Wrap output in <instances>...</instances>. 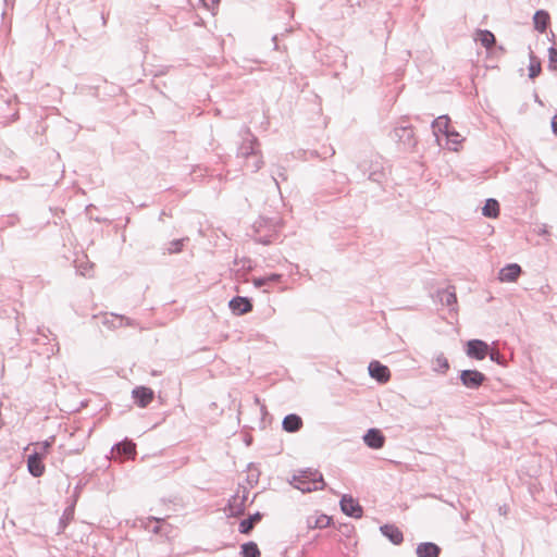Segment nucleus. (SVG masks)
<instances>
[{"mask_svg":"<svg viewBox=\"0 0 557 557\" xmlns=\"http://www.w3.org/2000/svg\"><path fill=\"white\" fill-rule=\"evenodd\" d=\"M282 226L283 220L280 216H260L252 224L255 242L262 245L273 244L278 238Z\"/></svg>","mask_w":557,"mask_h":557,"instance_id":"obj_1","label":"nucleus"},{"mask_svg":"<svg viewBox=\"0 0 557 557\" xmlns=\"http://www.w3.org/2000/svg\"><path fill=\"white\" fill-rule=\"evenodd\" d=\"M290 483L302 493L319 491L325 487L323 475L318 470L311 468L298 470L293 475Z\"/></svg>","mask_w":557,"mask_h":557,"instance_id":"obj_2","label":"nucleus"},{"mask_svg":"<svg viewBox=\"0 0 557 557\" xmlns=\"http://www.w3.org/2000/svg\"><path fill=\"white\" fill-rule=\"evenodd\" d=\"M240 136L243 138V143L237 149V157L247 161L250 157H256L260 152L258 150L259 143L257 137L253 136L250 129L246 126L240 129Z\"/></svg>","mask_w":557,"mask_h":557,"instance_id":"obj_3","label":"nucleus"},{"mask_svg":"<svg viewBox=\"0 0 557 557\" xmlns=\"http://www.w3.org/2000/svg\"><path fill=\"white\" fill-rule=\"evenodd\" d=\"M111 454L114 459L134 458L136 456V444L126 437L112 446Z\"/></svg>","mask_w":557,"mask_h":557,"instance_id":"obj_4","label":"nucleus"},{"mask_svg":"<svg viewBox=\"0 0 557 557\" xmlns=\"http://www.w3.org/2000/svg\"><path fill=\"white\" fill-rule=\"evenodd\" d=\"M341 510L348 517L360 518L362 516V507L351 495L344 494L339 500Z\"/></svg>","mask_w":557,"mask_h":557,"instance_id":"obj_5","label":"nucleus"},{"mask_svg":"<svg viewBox=\"0 0 557 557\" xmlns=\"http://www.w3.org/2000/svg\"><path fill=\"white\" fill-rule=\"evenodd\" d=\"M247 494L248 492L245 491L242 497H239L237 494L232 496L225 508V511H227V517L236 518L245 513Z\"/></svg>","mask_w":557,"mask_h":557,"instance_id":"obj_6","label":"nucleus"},{"mask_svg":"<svg viewBox=\"0 0 557 557\" xmlns=\"http://www.w3.org/2000/svg\"><path fill=\"white\" fill-rule=\"evenodd\" d=\"M132 397L138 407L145 408L152 401L154 393L147 386H136L132 391Z\"/></svg>","mask_w":557,"mask_h":557,"instance_id":"obj_7","label":"nucleus"},{"mask_svg":"<svg viewBox=\"0 0 557 557\" xmlns=\"http://www.w3.org/2000/svg\"><path fill=\"white\" fill-rule=\"evenodd\" d=\"M228 307L232 310V312L236 315L246 314L252 311L253 308L251 299L243 296L233 297L228 302Z\"/></svg>","mask_w":557,"mask_h":557,"instance_id":"obj_8","label":"nucleus"},{"mask_svg":"<svg viewBox=\"0 0 557 557\" xmlns=\"http://www.w3.org/2000/svg\"><path fill=\"white\" fill-rule=\"evenodd\" d=\"M488 352V345L480 339H472L467 343V355L476 360H483Z\"/></svg>","mask_w":557,"mask_h":557,"instance_id":"obj_9","label":"nucleus"},{"mask_svg":"<svg viewBox=\"0 0 557 557\" xmlns=\"http://www.w3.org/2000/svg\"><path fill=\"white\" fill-rule=\"evenodd\" d=\"M460 379L465 386L476 388L484 382L485 376L476 370H465L461 372Z\"/></svg>","mask_w":557,"mask_h":557,"instance_id":"obj_10","label":"nucleus"},{"mask_svg":"<svg viewBox=\"0 0 557 557\" xmlns=\"http://www.w3.org/2000/svg\"><path fill=\"white\" fill-rule=\"evenodd\" d=\"M394 136L407 148H414L417 139L411 127H399L394 131Z\"/></svg>","mask_w":557,"mask_h":557,"instance_id":"obj_11","label":"nucleus"},{"mask_svg":"<svg viewBox=\"0 0 557 557\" xmlns=\"http://www.w3.org/2000/svg\"><path fill=\"white\" fill-rule=\"evenodd\" d=\"M44 458L37 454H29L27 456V469L34 478H40L45 473Z\"/></svg>","mask_w":557,"mask_h":557,"instance_id":"obj_12","label":"nucleus"},{"mask_svg":"<svg viewBox=\"0 0 557 557\" xmlns=\"http://www.w3.org/2000/svg\"><path fill=\"white\" fill-rule=\"evenodd\" d=\"M363 441L367 446L373 449L383 447V433L380 429L372 428L363 435Z\"/></svg>","mask_w":557,"mask_h":557,"instance_id":"obj_13","label":"nucleus"},{"mask_svg":"<svg viewBox=\"0 0 557 557\" xmlns=\"http://www.w3.org/2000/svg\"><path fill=\"white\" fill-rule=\"evenodd\" d=\"M521 274V268L517 263H511L503 269L498 273V280L500 282H516Z\"/></svg>","mask_w":557,"mask_h":557,"instance_id":"obj_14","label":"nucleus"},{"mask_svg":"<svg viewBox=\"0 0 557 557\" xmlns=\"http://www.w3.org/2000/svg\"><path fill=\"white\" fill-rule=\"evenodd\" d=\"M304 425L302 419L297 413H289L282 421V429L288 433L298 432Z\"/></svg>","mask_w":557,"mask_h":557,"instance_id":"obj_15","label":"nucleus"},{"mask_svg":"<svg viewBox=\"0 0 557 557\" xmlns=\"http://www.w3.org/2000/svg\"><path fill=\"white\" fill-rule=\"evenodd\" d=\"M263 515L259 511L250 515L248 518L239 522L238 531L242 534L248 535L251 533L257 523L262 520Z\"/></svg>","mask_w":557,"mask_h":557,"instance_id":"obj_16","label":"nucleus"},{"mask_svg":"<svg viewBox=\"0 0 557 557\" xmlns=\"http://www.w3.org/2000/svg\"><path fill=\"white\" fill-rule=\"evenodd\" d=\"M446 144L445 147L451 151L458 152L462 148V144L465 141V137H462L457 131L454 128L448 132L446 135Z\"/></svg>","mask_w":557,"mask_h":557,"instance_id":"obj_17","label":"nucleus"},{"mask_svg":"<svg viewBox=\"0 0 557 557\" xmlns=\"http://www.w3.org/2000/svg\"><path fill=\"white\" fill-rule=\"evenodd\" d=\"M74 515H75V500H73V503L71 505H69L63 510V513H62L61 518L59 519L57 534H61L65 531L67 525L74 519Z\"/></svg>","mask_w":557,"mask_h":557,"instance_id":"obj_18","label":"nucleus"},{"mask_svg":"<svg viewBox=\"0 0 557 557\" xmlns=\"http://www.w3.org/2000/svg\"><path fill=\"white\" fill-rule=\"evenodd\" d=\"M433 132L436 137H440V135H446L448 132L453 129L450 125V119L446 115L438 116L433 122ZM440 140V138H437Z\"/></svg>","mask_w":557,"mask_h":557,"instance_id":"obj_19","label":"nucleus"},{"mask_svg":"<svg viewBox=\"0 0 557 557\" xmlns=\"http://www.w3.org/2000/svg\"><path fill=\"white\" fill-rule=\"evenodd\" d=\"M474 39L486 49H491L496 41L494 34L486 29H478L474 34Z\"/></svg>","mask_w":557,"mask_h":557,"instance_id":"obj_20","label":"nucleus"},{"mask_svg":"<svg viewBox=\"0 0 557 557\" xmlns=\"http://www.w3.org/2000/svg\"><path fill=\"white\" fill-rule=\"evenodd\" d=\"M163 519H160V518H156V517H148L146 519H140L139 522H140V525L148 530V531H151L152 533L154 534H159L162 532V523H163Z\"/></svg>","mask_w":557,"mask_h":557,"instance_id":"obj_21","label":"nucleus"},{"mask_svg":"<svg viewBox=\"0 0 557 557\" xmlns=\"http://www.w3.org/2000/svg\"><path fill=\"white\" fill-rule=\"evenodd\" d=\"M112 317V320H108L106 319L104 320V324L109 325V326H113V327H119V326H122V325H126V326H137V322L131 318H127V317H124V315H119V314H111Z\"/></svg>","mask_w":557,"mask_h":557,"instance_id":"obj_22","label":"nucleus"},{"mask_svg":"<svg viewBox=\"0 0 557 557\" xmlns=\"http://www.w3.org/2000/svg\"><path fill=\"white\" fill-rule=\"evenodd\" d=\"M332 524V518L327 515L321 513L317 517L308 518V527L312 529H324Z\"/></svg>","mask_w":557,"mask_h":557,"instance_id":"obj_23","label":"nucleus"},{"mask_svg":"<svg viewBox=\"0 0 557 557\" xmlns=\"http://www.w3.org/2000/svg\"><path fill=\"white\" fill-rule=\"evenodd\" d=\"M417 554L419 557H437L440 548L433 543H422L418 546Z\"/></svg>","mask_w":557,"mask_h":557,"instance_id":"obj_24","label":"nucleus"},{"mask_svg":"<svg viewBox=\"0 0 557 557\" xmlns=\"http://www.w3.org/2000/svg\"><path fill=\"white\" fill-rule=\"evenodd\" d=\"M533 21H534L535 28L539 32L544 33L546 30L547 26H548V23H549V15L545 11H537L534 14Z\"/></svg>","mask_w":557,"mask_h":557,"instance_id":"obj_25","label":"nucleus"},{"mask_svg":"<svg viewBox=\"0 0 557 557\" xmlns=\"http://www.w3.org/2000/svg\"><path fill=\"white\" fill-rule=\"evenodd\" d=\"M242 557H260L261 553L255 542H246L240 546Z\"/></svg>","mask_w":557,"mask_h":557,"instance_id":"obj_26","label":"nucleus"},{"mask_svg":"<svg viewBox=\"0 0 557 557\" xmlns=\"http://www.w3.org/2000/svg\"><path fill=\"white\" fill-rule=\"evenodd\" d=\"M368 370L371 377L375 379L379 383H383V363L373 360L370 362Z\"/></svg>","mask_w":557,"mask_h":557,"instance_id":"obj_27","label":"nucleus"},{"mask_svg":"<svg viewBox=\"0 0 557 557\" xmlns=\"http://www.w3.org/2000/svg\"><path fill=\"white\" fill-rule=\"evenodd\" d=\"M482 212L487 218H497L499 214V205L495 199H487Z\"/></svg>","mask_w":557,"mask_h":557,"instance_id":"obj_28","label":"nucleus"},{"mask_svg":"<svg viewBox=\"0 0 557 557\" xmlns=\"http://www.w3.org/2000/svg\"><path fill=\"white\" fill-rule=\"evenodd\" d=\"M385 536L396 545L400 544L404 540L401 531L394 525H385Z\"/></svg>","mask_w":557,"mask_h":557,"instance_id":"obj_29","label":"nucleus"},{"mask_svg":"<svg viewBox=\"0 0 557 557\" xmlns=\"http://www.w3.org/2000/svg\"><path fill=\"white\" fill-rule=\"evenodd\" d=\"M541 71V61L536 57L531 55L529 64V77L532 79L535 78L540 75Z\"/></svg>","mask_w":557,"mask_h":557,"instance_id":"obj_30","label":"nucleus"},{"mask_svg":"<svg viewBox=\"0 0 557 557\" xmlns=\"http://www.w3.org/2000/svg\"><path fill=\"white\" fill-rule=\"evenodd\" d=\"M53 441H54V437L52 436L49 440L38 443L37 444L38 449H35L33 451V454H37L40 457L45 458V456L49 453L50 448L52 447Z\"/></svg>","mask_w":557,"mask_h":557,"instance_id":"obj_31","label":"nucleus"},{"mask_svg":"<svg viewBox=\"0 0 557 557\" xmlns=\"http://www.w3.org/2000/svg\"><path fill=\"white\" fill-rule=\"evenodd\" d=\"M434 370L441 373H445L449 369V363L446 357L438 356L433 361Z\"/></svg>","mask_w":557,"mask_h":557,"instance_id":"obj_32","label":"nucleus"},{"mask_svg":"<svg viewBox=\"0 0 557 557\" xmlns=\"http://www.w3.org/2000/svg\"><path fill=\"white\" fill-rule=\"evenodd\" d=\"M188 240V238H180L174 239L169 243V246L166 248L169 253H177L183 250L184 243Z\"/></svg>","mask_w":557,"mask_h":557,"instance_id":"obj_33","label":"nucleus"},{"mask_svg":"<svg viewBox=\"0 0 557 557\" xmlns=\"http://www.w3.org/2000/svg\"><path fill=\"white\" fill-rule=\"evenodd\" d=\"M272 178L275 182V185L278 187V180L286 181L287 174L286 170L283 166H277L276 171L272 173Z\"/></svg>","mask_w":557,"mask_h":557,"instance_id":"obj_34","label":"nucleus"},{"mask_svg":"<svg viewBox=\"0 0 557 557\" xmlns=\"http://www.w3.org/2000/svg\"><path fill=\"white\" fill-rule=\"evenodd\" d=\"M252 158L255 159L253 162L250 163V161L247 160L246 165H247V168H249L251 170V172L256 173L261 169L263 161H262L261 157L259 156V153Z\"/></svg>","mask_w":557,"mask_h":557,"instance_id":"obj_35","label":"nucleus"},{"mask_svg":"<svg viewBox=\"0 0 557 557\" xmlns=\"http://www.w3.org/2000/svg\"><path fill=\"white\" fill-rule=\"evenodd\" d=\"M268 285L275 284L281 282L283 275L278 273H271L269 275H265Z\"/></svg>","mask_w":557,"mask_h":557,"instance_id":"obj_36","label":"nucleus"},{"mask_svg":"<svg viewBox=\"0 0 557 557\" xmlns=\"http://www.w3.org/2000/svg\"><path fill=\"white\" fill-rule=\"evenodd\" d=\"M444 296H445V302L447 305L456 304L457 297H456V294L454 292L446 290L444 293Z\"/></svg>","mask_w":557,"mask_h":557,"instance_id":"obj_37","label":"nucleus"},{"mask_svg":"<svg viewBox=\"0 0 557 557\" xmlns=\"http://www.w3.org/2000/svg\"><path fill=\"white\" fill-rule=\"evenodd\" d=\"M252 282H253L255 287H257V288H261V287L268 286V282H267L265 275L264 276L255 277Z\"/></svg>","mask_w":557,"mask_h":557,"instance_id":"obj_38","label":"nucleus"},{"mask_svg":"<svg viewBox=\"0 0 557 557\" xmlns=\"http://www.w3.org/2000/svg\"><path fill=\"white\" fill-rule=\"evenodd\" d=\"M339 532L345 535V536H349L350 533L352 532L354 528L352 525L350 524H341L339 528H338Z\"/></svg>","mask_w":557,"mask_h":557,"instance_id":"obj_39","label":"nucleus"},{"mask_svg":"<svg viewBox=\"0 0 557 557\" xmlns=\"http://www.w3.org/2000/svg\"><path fill=\"white\" fill-rule=\"evenodd\" d=\"M382 175H383V173L380 170L375 169V170L370 172L369 180H371L373 182L380 183V178H381Z\"/></svg>","mask_w":557,"mask_h":557,"instance_id":"obj_40","label":"nucleus"},{"mask_svg":"<svg viewBox=\"0 0 557 557\" xmlns=\"http://www.w3.org/2000/svg\"><path fill=\"white\" fill-rule=\"evenodd\" d=\"M219 3L220 0H202L203 7L209 10H213Z\"/></svg>","mask_w":557,"mask_h":557,"instance_id":"obj_41","label":"nucleus"},{"mask_svg":"<svg viewBox=\"0 0 557 557\" xmlns=\"http://www.w3.org/2000/svg\"><path fill=\"white\" fill-rule=\"evenodd\" d=\"M549 63L550 65L557 64V49L555 48L549 50Z\"/></svg>","mask_w":557,"mask_h":557,"instance_id":"obj_42","label":"nucleus"},{"mask_svg":"<svg viewBox=\"0 0 557 557\" xmlns=\"http://www.w3.org/2000/svg\"><path fill=\"white\" fill-rule=\"evenodd\" d=\"M552 128L554 134L557 136V113L552 119Z\"/></svg>","mask_w":557,"mask_h":557,"instance_id":"obj_43","label":"nucleus"},{"mask_svg":"<svg viewBox=\"0 0 557 557\" xmlns=\"http://www.w3.org/2000/svg\"><path fill=\"white\" fill-rule=\"evenodd\" d=\"M360 0H345L347 7L352 8L355 3H359Z\"/></svg>","mask_w":557,"mask_h":557,"instance_id":"obj_44","label":"nucleus"},{"mask_svg":"<svg viewBox=\"0 0 557 557\" xmlns=\"http://www.w3.org/2000/svg\"><path fill=\"white\" fill-rule=\"evenodd\" d=\"M5 7H13L15 3V0H4Z\"/></svg>","mask_w":557,"mask_h":557,"instance_id":"obj_45","label":"nucleus"},{"mask_svg":"<svg viewBox=\"0 0 557 557\" xmlns=\"http://www.w3.org/2000/svg\"><path fill=\"white\" fill-rule=\"evenodd\" d=\"M272 41L274 42V49H276V50H277V49H278V46H277V36H276V35H274V36L272 37Z\"/></svg>","mask_w":557,"mask_h":557,"instance_id":"obj_46","label":"nucleus"},{"mask_svg":"<svg viewBox=\"0 0 557 557\" xmlns=\"http://www.w3.org/2000/svg\"><path fill=\"white\" fill-rule=\"evenodd\" d=\"M79 491H81V486H79V485H77V486L75 487V499H74L75 502H76V499H77V495H78V492H79Z\"/></svg>","mask_w":557,"mask_h":557,"instance_id":"obj_47","label":"nucleus"},{"mask_svg":"<svg viewBox=\"0 0 557 557\" xmlns=\"http://www.w3.org/2000/svg\"><path fill=\"white\" fill-rule=\"evenodd\" d=\"M388 376H389V374L387 373V369L385 368V376H384L385 382L388 380Z\"/></svg>","mask_w":557,"mask_h":557,"instance_id":"obj_48","label":"nucleus"},{"mask_svg":"<svg viewBox=\"0 0 557 557\" xmlns=\"http://www.w3.org/2000/svg\"><path fill=\"white\" fill-rule=\"evenodd\" d=\"M379 530L383 534V524L379 527Z\"/></svg>","mask_w":557,"mask_h":557,"instance_id":"obj_49","label":"nucleus"},{"mask_svg":"<svg viewBox=\"0 0 557 557\" xmlns=\"http://www.w3.org/2000/svg\"><path fill=\"white\" fill-rule=\"evenodd\" d=\"M331 154L333 156L335 153V150L333 148H330Z\"/></svg>","mask_w":557,"mask_h":557,"instance_id":"obj_50","label":"nucleus"},{"mask_svg":"<svg viewBox=\"0 0 557 557\" xmlns=\"http://www.w3.org/2000/svg\"><path fill=\"white\" fill-rule=\"evenodd\" d=\"M81 451V448H76L74 453L78 454Z\"/></svg>","mask_w":557,"mask_h":557,"instance_id":"obj_51","label":"nucleus"},{"mask_svg":"<svg viewBox=\"0 0 557 557\" xmlns=\"http://www.w3.org/2000/svg\"><path fill=\"white\" fill-rule=\"evenodd\" d=\"M2 426V422H0V428Z\"/></svg>","mask_w":557,"mask_h":557,"instance_id":"obj_52","label":"nucleus"}]
</instances>
